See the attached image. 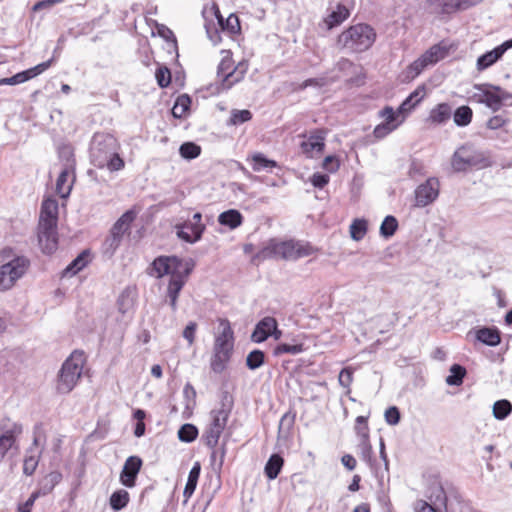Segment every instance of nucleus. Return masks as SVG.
Listing matches in <instances>:
<instances>
[{
	"instance_id": "nucleus-1",
	"label": "nucleus",
	"mask_w": 512,
	"mask_h": 512,
	"mask_svg": "<svg viewBox=\"0 0 512 512\" xmlns=\"http://www.w3.org/2000/svg\"><path fill=\"white\" fill-rule=\"evenodd\" d=\"M120 143L111 134H94L89 149L91 163L99 169H107L109 172L120 171L125 162L120 157Z\"/></svg>"
},
{
	"instance_id": "nucleus-2",
	"label": "nucleus",
	"mask_w": 512,
	"mask_h": 512,
	"mask_svg": "<svg viewBox=\"0 0 512 512\" xmlns=\"http://www.w3.org/2000/svg\"><path fill=\"white\" fill-rule=\"evenodd\" d=\"M315 252L309 243L295 240L270 239L263 248L257 252L255 259L263 261L266 259H283L295 261L312 255Z\"/></svg>"
},
{
	"instance_id": "nucleus-3",
	"label": "nucleus",
	"mask_w": 512,
	"mask_h": 512,
	"mask_svg": "<svg viewBox=\"0 0 512 512\" xmlns=\"http://www.w3.org/2000/svg\"><path fill=\"white\" fill-rule=\"evenodd\" d=\"M234 349V332L228 320L220 319L218 333L213 345L211 369L215 373H222L230 361Z\"/></svg>"
},
{
	"instance_id": "nucleus-4",
	"label": "nucleus",
	"mask_w": 512,
	"mask_h": 512,
	"mask_svg": "<svg viewBox=\"0 0 512 512\" xmlns=\"http://www.w3.org/2000/svg\"><path fill=\"white\" fill-rule=\"evenodd\" d=\"M4 263L0 266V291L11 289L27 272L30 261L23 255H17L11 248H5L1 254Z\"/></svg>"
},
{
	"instance_id": "nucleus-5",
	"label": "nucleus",
	"mask_w": 512,
	"mask_h": 512,
	"mask_svg": "<svg viewBox=\"0 0 512 512\" xmlns=\"http://www.w3.org/2000/svg\"><path fill=\"white\" fill-rule=\"evenodd\" d=\"M85 358L82 352H73L62 364L58 372L55 389L59 394L70 393L79 382Z\"/></svg>"
},
{
	"instance_id": "nucleus-6",
	"label": "nucleus",
	"mask_w": 512,
	"mask_h": 512,
	"mask_svg": "<svg viewBox=\"0 0 512 512\" xmlns=\"http://www.w3.org/2000/svg\"><path fill=\"white\" fill-rule=\"evenodd\" d=\"M376 33L366 24H357L343 31L337 44L350 52H362L369 49L375 42Z\"/></svg>"
},
{
	"instance_id": "nucleus-7",
	"label": "nucleus",
	"mask_w": 512,
	"mask_h": 512,
	"mask_svg": "<svg viewBox=\"0 0 512 512\" xmlns=\"http://www.w3.org/2000/svg\"><path fill=\"white\" fill-rule=\"evenodd\" d=\"M221 61L217 68V78L222 90H229L233 85L243 80L248 70V63L240 61L234 66L232 53L229 50L221 51Z\"/></svg>"
},
{
	"instance_id": "nucleus-8",
	"label": "nucleus",
	"mask_w": 512,
	"mask_h": 512,
	"mask_svg": "<svg viewBox=\"0 0 512 512\" xmlns=\"http://www.w3.org/2000/svg\"><path fill=\"white\" fill-rule=\"evenodd\" d=\"M489 165V157L471 145L459 147L451 158V166L455 172H464L474 168L482 169Z\"/></svg>"
},
{
	"instance_id": "nucleus-9",
	"label": "nucleus",
	"mask_w": 512,
	"mask_h": 512,
	"mask_svg": "<svg viewBox=\"0 0 512 512\" xmlns=\"http://www.w3.org/2000/svg\"><path fill=\"white\" fill-rule=\"evenodd\" d=\"M192 269L191 261H183L176 256H160L152 263L151 275L157 278L170 275L171 278L181 273L190 274Z\"/></svg>"
},
{
	"instance_id": "nucleus-10",
	"label": "nucleus",
	"mask_w": 512,
	"mask_h": 512,
	"mask_svg": "<svg viewBox=\"0 0 512 512\" xmlns=\"http://www.w3.org/2000/svg\"><path fill=\"white\" fill-rule=\"evenodd\" d=\"M228 417L229 412L224 408L211 411L210 423L203 434V439L208 447L212 449L216 447L219 438L227 425Z\"/></svg>"
},
{
	"instance_id": "nucleus-11",
	"label": "nucleus",
	"mask_w": 512,
	"mask_h": 512,
	"mask_svg": "<svg viewBox=\"0 0 512 512\" xmlns=\"http://www.w3.org/2000/svg\"><path fill=\"white\" fill-rule=\"evenodd\" d=\"M448 50L440 44L433 45L407 68V77L416 78L426 67L436 64L443 59Z\"/></svg>"
},
{
	"instance_id": "nucleus-12",
	"label": "nucleus",
	"mask_w": 512,
	"mask_h": 512,
	"mask_svg": "<svg viewBox=\"0 0 512 512\" xmlns=\"http://www.w3.org/2000/svg\"><path fill=\"white\" fill-rule=\"evenodd\" d=\"M202 214L197 212L191 220L175 225L177 236L187 242L195 243L199 241L205 230V225L201 223Z\"/></svg>"
},
{
	"instance_id": "nucleus-13",
	"label": "nucleus",
	"mask_w": 512,
	"mask_h": 512,
	"mask_svg": "<svg viewBox=\"0 0 512 512\" xmlns=\"http://www.w3.org/2000/svg\"><path fill=\"white\" fill-rule=\"evenodd\" d=\"M379 115L384 119V122L375 127L374 135L376 138L387 136L403 123L407 117L403 112H400V108L394 111L393 108L389 106L382 109Z\"/></svg>"
},
{
	"instance_id": "nucleus-14",
	"label": "nucleus",
	"mask_w": 512,
	"mask_h": 512,
	"mask_svg": "<svg viewBox=\"0 0 512 512\" xmlns=\"http://www.w3.org/2000/svg\"><path fill=\"white\" fill-rule=\"evenodd\" d=\"M440 183L437 178H429L415 190V206L425 207L434 202L439 195Z\"/></svg>"
},
{
	"instance_id": "nucleus-15",
	"label": "nucleus",
	"mask_w": 512,
	"mask_h": 512,
	"mask_svg": "<svg viewBox=\"0 0 512 512\" xmlns=\"http://www.w3.org/2000/svg\"><path fill=\"white\" fill-rule=\"evenodd\" d=\"M512 48V38L504 41L502 44L498 45L494 49L487 51L483 55L479 56L476 61V69L478 72H482L491 66H493L497 61H499L505 52Z\"/></svg>"
},
{
	"instance_id": "nucleus-16",
	"label": "nucleus",
	"mask_w": 512,
	"mask_h": 512,
	"mask_svg": "<svg viewBox=\"0 0 512 512\" xmlns=\"http://www.w3.org/2000/svg\"><path fill=\"white\" fill-rule=\"evenodd\" d=\"M74 180V160L69 158L56 181V192L61 198H67L70 195Z\"/></svg>"
},
{
	"instance_id": "nucleus-17",
	"label": "nucleus",
	"mask_w": 512,
	"mask_h": 512,
	"mask_svg": "<svg viewBox=\"0 0 512 512\" xmlns=\"http://www.w3.org/2000/svg\"><path fill=\"white\" fill-rule=\"evenodd\" d=\"M325 146V132L316 130L300 143V148L303 154L309 158L319 156Z\"/></svg>"
},
{
	"instance_id": "nucleus-18",
	"label": "nucleus",
	"mask_w": 512,
	"mask_h": 512,
	"mask_svg": "<svg viewBox=\"0 0 512 512\" xmlns=\"http://www.w3.org/2000/svg\"><path fill=\"white\" fill-rule=\"evenodd\" d=\"M53 61L54 58L42 62L30 69L19 72L12 77L2 78L0 79V85H17L24 83L46 71L52 65Z\"/></svg>"
},
{
	"instance_id": "nucleus-19",
	"label": "nucleus",
	"mask_w": 512,
	"mask_h": 512,
	"mask_svg": "<svg viewBox=\"0 0 512 512\" xmlns=\"http://www.w3.org/2000/svg\"><path fill=\"white\" fill-rule=\"evenodd\" d=\"M38 241L45 254H52L57 249V225H38Z\"/></svg>"
},
{
	"instance_id": "nucleus-20",
	"label": "nucleus",
	"mask_w": 512,
	"mask_h": 512,
	"mask_svg": "<svg viewBox=\"0 0 512 512\" xmlns=\"http://www.w3.org/2000/svg\"><path fill=\"white\" fill-rule=\"evenodd\" d=\"M141 467L142 460L138 456L128 457L120 473V482L128 488L134 487Z\"/></svg>"
},
{
	"instance_id": "nucleus-21",
	"label": "nucleus",
	"mask_w": 512,
	"mask_h": 512,
	"mask_svg": "<svg viewBox=\"0 0 512 512\" xmlns=\"http://www.w3.org/2000/svg\"><path fill=\"white\" fill-rule=\"evenodd\" d=\"M512 99V94L499 86L489 84L483 104L492 111H498L504 102Z\"/></svg>"
},
{
	"instance_id": "nucleus-22",
	"label": "nucleus",
	"mask_w": 512,
	"mask_h": 512,
	"mask_svg": "<svg viewBox=\"0 0 512 512\" xmlns=\"http://www.w3.org/2000/svg\"><path fill=\"white\" fill-rule=\"evenodd\" d=\"M23 428L19 423H12L4 429L0 435V460L16 443V438L22 433Z\"/></svg>"
},
{
	"instance_id": "nucleus-23",
	"label": "nucleus",
	"mask_w": 512,
	"mask_h": 512,
	"mask_svg": "<svg viewBox=\"0 0 512 512\" xmlns=\"http://www.w3.org/2000/svg\"><path fill=\"white\" fill-rule=\"evenodd\" d=\"M472 0H430L429 5L433 12L450 14L459 9H467L472 6Z\"/></svg>"
},
{
	"instance_id": "nucleus-24",
	"label": "nucleus",
	"mask_w": 512,
	"mask_h": 512,
	"mask_svg": "<svg viewBox=\"0 0 512 512\" xmlns=\"http://www.w3.org/2000/svg\"><path fill=\"white\" fill-rule=\"evenodd\" d=\"M58 209V202L55 198H45L41 205L38 225H48V227H51V225H57Z\"/></svg>"
},
{
	"instance_id": "nucleus-25",
	"label": "nucleus",
	"mask_w": 512,
	"mask_h": 512,
	"mask_svg": "<svg viewBox=\"0 0 512 512\" xmlns=\"http://www.w3.org/2000/svg\"><path fill=\"white\" fill-rule=\"evenodd\" d=\"M350 15L349 9L344 4H338L331 12L322 20L320 27L325 30H331L344 22Z\"/></svg>"
},
{
	"instance_id": "nucleus-26",
	"label": "nucleus",
	"mask_w": 512,
	"mask_h": 512,
	"mask_svg": "<svg viewBox=\"0 0 512 512\" xmlns=\"http://www.w3.org/2000/svg\"><path fill=\"white\" fill-rule=\"evenodd\" d=\"M277 321L273 317H265L262 320H260L252 335L251 340L255 343H261L265 341L270 334L273 333L274 330H276L277 327Z\"/></svg>"
},
{
	"instance_id": "nucleus-27",
	"label": "nucleus",
	"mask_w": 512,
	"mask_h": 512,
	"mask_svg": "<svg viewBox=\"0 0 512 512\" xmlns=\"http://www.w3.org/2000/svg\"><path fill=\"white\" fill-rule=\"evenodd\" d=\"M188 275L189 274L181 273L170 278L167 288V294L168 297L170 298V306L173 311L177 309V299L180 291L182 290L186 282V278Z\"/></svg>"
},
{
	"instance_id": "nucleus-28",
	"label": "nucleus",
	"mask_w": 512,
	"mask_h": 512,
	"mask_svg": "<svg viewBox=\"0 0 512 512\" xmlns=\"http://www.w3.org/2000/svg\"><path fill=\"white\" fill-rule=\"evenodd\" d=\"M452 115V110L449 104L440 103L430 110L427 122L434 125H441L446 123Z\"/></svg>"
},
{
	"instance_id": "nucleus-29",
	"label": "nucleus",
	"mask_w": 512,
	"mask_h": 512,
	"mask_svg": "<svg viewBox=\"0 0 512 512\" xmlns=\"http://www.w3.org/2000/svg\"><path fill=\"white\" fill-rule=\"evenodd\" d=\"M219 224L229 227L230 229H236L243 223L242 214L236 209H229L219 214Z\"/></svg>"
},
{
	"instance_id": "nucleus-30",
	"label": "nucleus",
	"mask_w": 512,
	"mask_h": 512,
	"mask_svg": "<svg viewBox=\"0 0 512 512\" xmlns=\"http://www.w3.org/2000/svg\"><path fill=\"white\" fill-rule=\"evenodd\" d=\"M135 213L132 210L125 212L113 225L111 232L112 235H115L122 239L124 233L129 229L131 223L135 219Z\"/></svg>"
},
{
	"instance_id": "nucleus-31",
	"label": "nucleus",
	"mask_w": 512,
	"mask_h": 512,
	"mask_svg": "<svg viewBox=\"0 0 512 512\" xmlns=\"http://www.w3.org/2000/svg\"><path fill=\"white\" fill-rule=\"evenodd\" d=\"M248 161L251 162L252 169L255 172H260L263 170H271L275 167H277V162L271 159H268L265 157L264 154L260 152L253 153L249 158Z\"/></svg>"
},
{
	"instance_id": "nucleus-32",
	"label": "nucleus",
	"mask_w": 512,
	"mask_h": 512,
	"mask_svg": "<svg viewBox=\"0 0 512 512\" xmlns=\"http://www.w3.org/2000/svg\"><path fill=\"white\" fill-rule=\"evenodd\" d=\"M424 96L425 88L418 87L399 106L400 112H403L407 116L413 110V108L424 98Z\"/></svg>"
},
{
	"instance_id": "nucleus-33",
	"label": "nucleus",
	"mask_w": 512,
	"mask_h": 512,
	"mask_svg": "<svg viewBox=\"0 0 512 512\" xmlns=\"http://www.w3.org/2000/svg\"><path fill=\"white\" fill-rule=\"evenodd\" d=\"M62 475L60 472L53 471L46 475L40 482V488L36 491L40 496L49 494L54 487L61 481Z\"/></svg>"
},
{
	"instance_id": "nucleus-34",
	"label": "nucleus",
	"mask_w": 512,
	"mask_h": 512,
	"mask_svg": "<svg viewBox=\"0 0 512 512\" xmlns=\"http://www.w3.org/2000/svg\"><path fill=\"white\" fill-rule=\"evenodd\" d=\"M472 117L473 111L469 106L466 105L458 107L453 114L454 123L459 127H465L469 125L472 121Z\"/></svg>"
},
{
	"instance_id": "nucleus-35",
	"label": "nucleus",
	"mask_w": 512,
	"mask_h": 512,
	"mask_svg": "<svg viewBox=\"0 0 512 512\" xmlns=\"http://www.w3.org/2000/svg\"><path fill=\"white\" fill-rule=\"evenodd\" d=\"M283 463V458L280 455L273 454L265 465L266 476L271 480L275 479L280 473Z\"/></svg>"
},
{
	"instance_id": "nucleus-36",
	"label": "nucleus",
	"mask_w": 512,
	"mask_h": 512,
	"mask_svg": "<svg viewBox=\"0 0 512 512\" xmlns=\"http://www.w3.org/2000/svg\"><path fill=\"white\" fill-rule=\"evenodd\" d=\"M40 455H41V452L36 451L33 448H30L28 450V454L25 456L24 463H23L24 474L30 476L35 472V470L38 466Z\"/></svg>"
},
{
	"instance_id": "nucleus-37",
	"label": "nucleus",
	"mask_w": 512,
	"mask_h": 512,
	"mask_svg": "<svg viewBox=\"0 0 512 512\" xmlns=\"http://www.w3.org/2000/svg\"><path fill=\"white\" fill-rule=\"evenodd\" d=\"M477 339L489 346H496L500 343V335L497 330L482 328L477 332Z\"/></svg>"
},
{
	"instance_id": "nucleus-38",
	"label": "nucleus",
	"mask_w": 512,
	"mask_h": 512,
	"mask_svg": "<svg viewBox=\"0 0 512 512\" xmlns=\"http://www.w3.org/2000/svg\"><path fill=\"white\" fill-rule=\"evenodd\" d=\"M129 502V493L120 489L115 491L110 497V506L114 511H119L127 506Z\"/></svg>"
},
{
	"instance_id": "nucleus-39",
	"label": "nucleus",
	"mask_w": 512,
	"mask_h": 512,
	"mask_svg": "<svg viewBox=\"0 0 512 512\" xmlns=\"http://www.w3.org/2000/svg\"><path fill=\"white\" fill-rule=\"evenodd\" d=\"M466 375V369L461 365L454 364L450 368V375L446 378V383L450 386H459L463 383Z\"/></svg>"
},
{
	"instance_id": "nucleus-40",
	"label": "nucleus",
	"mask_w": 512,
	"mask_h": 512,
	"mask_svg": "<svg viewBox=\"0 0 512 512\" xmlns=\"http://www.w3.org/2000/svg\"><path fill=\"white\" fill-rule=\"evenodd\" d=\"M512 412V404L508 400H498L493 405V416L497 420L506 419Z\"/></svg>"
},
{
	"instance_id": "nucleus-41",
	"label": "nucleus",
	"mask_w": 512,
	"mask_h": 512,
	"mask_svg": "<svg viewBox=\"0 0 512 512\" xmlns=\"http://www.w3.org/2000/svg\"><path fill=\"white\" fill-rule=\"evenodd\" d=\"M200 475V465L199 463H195L192 469L189 472L188 480L184 489V496L190 497L197 486L198 478Z\"/></svg>"
},
{
	"instance_id": "nucleus-42",
	"label": "nucleus",
	"mask_w": 512,
	"mask_h": 512,
	"mask_svg": "<svg viewBox=\"0 0 512 512\" xmlns=\"http://www.w3.org/2000/svg\"><path fill=\"white\" fill-rule=\"evenodd\" d=\"M367 233V221L355 219L350 225V236L355 241L362 240Z\"/></svg>"
},
{
	"instance_id": "nucleus-43",
	"label": "nucleus",
	"mask_w": 512,
	"mask_h": 512,
	"mask_svg": "<svg viewBox=\"0 0 512 512\" xmlns=\"http://www.w3.org/2000/svg\"><path fill=\"white\" fill-rule=\"evenodd\" d=\"M87 265V255L85 253L80 254L75 258L64 270V276H73L81 271Z\"/></svg>"
},
{
	"instance_id": "nucleus-44",
	"label": "nucleus",
	"mask_w": 512,
	"mask_h": 512,
	"mask_svg": "<svg viewBox=\"0 0 512 512\" xmlns=\"http://www.w3.org/2000/svg\"><path fill=\"white\" fill-rule=\"evenodd\" d=\"M182 158L192 160L197 158L201 153V147L193 142H185L179 148Z\"/></svg>"
},
{
	"instance_id": "nucleus-45",
	"label": "nucleus",
	"mask_w": 512,
	"mask_h": 512,
	"mask_svg": "<svg viewBox=\"0 0 512 512\" xmlns=\"http://www.w3.org/2000/svg\"><path fill=\"white\" fill-rule=\"evenodd\" d=\"M265 354L263 351L255 349L246 357V365L250 370H256L264 364Z\"/></svg>"
},
{
	"instance_id": "nucleus-46",
	"label": "nucleus",
	"mask_w": 512,
	"mask_h": 512,
	"mask_svg": "<svg viewBox=\"0 0 512 512\" xmlns=\"http://www.w3.org/2000/svg\"><path fill=\"white\" fill-rule=\"evenodd\" d=\"M398 222L394 216H386L380 226V234L385 237H391L397 230Z\"/></svg>"
},
{
	"instance_id": "nucleus-47",
	"label": "nucleus",
	"mask_w": 512,
	"mask_h": 512,
	"mask_svg": "<svg viewBox=\"0 0 512 512\" xmlns=\"http://www.w3.org/2000/svg\"><path fill=\"white\" fill-rule=\"evenodd\" d=\"M198 430L193 424H184L178 431V437L183 442H192L196 439Z\"/></svg>"
},
{
	"instance_id": "nucleus-48",
	"label": "nucleus",
	"mask_w": 512,
	"mask_h": 512,
	"mask_svg": "<svg viewBox=\"0 0 512 512\" xmlns=\"http://www.w3.org/2000/svg\"><path fill=\"white\" fill-rule=\"evenodd\" d=\"M303 344H279L274 348V355L279 356L282 354H291V355H297L301 352H303Z\"/></svg>"
},
{
	"instance_id": "nucleus-49",
	"label": "nucleus",
	"mask_w": 512,
	"mask_h": 512,
	"mask_svg": "<svg viewBox=\"0 0 512 512\" xmlns=\"http://www.w3.org/2000/svg\"><path fill=\"white\" fill-rule=\"evenodd\" d=\"M219 22L223 29L227 30L231 34H237L241 30L239 18L235 14H230L225 23L222 18H219Z\"/></svg>"
},
{
	"instance_id": "nucleus-50",
	"label": "nucleus",
	"mask_w": 512,
	"mask_h": 512,
	"mask_svg": "<svg viewBox=\"0 0 512 512\" xmlns=\"http://www.w3.org/2000/svg\"><path fill=\"white\" fill-rule=\"evenodd\" d=\"M252 118V114L249 110H233L231 112L230 123L233 125H240Z\"/></svg>"
},
{
	"instance_id": "nucleus-51",
	"label": "nucleus",
	"mask_w": 512,
	"mask_h": 512,
	"mask_svg": "<svg viewBox=\"0 0 512 512\" xmlns=\"http://www.w3.org/2000/svg\"><path fill=\"white\" fill-rule=\"evenodd\" d=\"M473 89H474V92L471 95V99L476 103L483 104L487 89H489V84L488 83L475 84L473 86Z\"/></svg>"
},
{
	"instance_id": "nucleus-52",
	"label": "nucleus",
	"mask_w": 512,
	"mask_h": 512,
	"mask_svg": "<svg viewBox=\"0 0 512 512\" xmlns=\"http://www.w3.org/2000/svg\"><path fill=\"white\" fill-rule=\"evenodd\" d=\"M118 309L121 313L129 312L133 307V299L128 292H122L117 301Z\"/></svg>"
},
{
	"instance_id": "nucleus-53",
	"label": "nucleus",
	"mask_w": 512,
	"mask_h": 512,
	"mask_svg": "<svg viewBox=\"0 0 512 512\" xmlns=\"http://www.w3.org/2000/svg\"><path fill=\"white\" fill-rule=\"evenodd\" d=\"M156 80L160 87H167L171 82V74L170 71L164 68H158L155 73Z\"/></svg>"
},
{
	"instance_id": "nucleus-54",
	"label": "nucleus",
	"mask_w": 512,
	"mask_h": 512,
	"mask_svg": "<svg viewBox=\"0 0 512 512\" xmlns=\"http://www.w3.org/2000/svg\"><path fill=\"white\" fill-rule=\"evenodd\" d=\"M294 424V416L289 415L288 413L284 414L279 423V433L280 434H288L290 429Z\"/></svg>"
},
{
	"instance_id": "nucleus-55",
	"label": "nucleus",
	"mask_w": 512,
	"mask_h": 512,
	"mask_svg": "<svg viewBox=\"0 0 512 512\" xmlns=\"http://www.w3.org/2000/svg\"><path fill=\"white\" fill-rule=\"evenodd\" d=\"M338 381L342 387L349 389L353 381V371L350 368L342 369L339 374Z\"/></svg>"
},
{
	"instance_id": "nucleus-56",
	"label": "nucleus",
	"mask_w": 512,
	"mask_h": 512,
	"mask_svg": "<svg viewBox=\"0 0 512 512\" xmlns=\"http://www.w3.org/2000/svg\"><path fill=\"white\" fill-rule=\"evenodd\" d=\"M385 421L389 424V425H396L399 423L400 421V413H399V410L397 407L395 406H392V407H389L386 411H385Z\"/></svg>"
},
{
	"instance_id": "nucleus-57",
	"label": "nucleus",
	"mask_w": 512,
	"mask_h": 512,
	"mask_svg": "<svg viewBox=\"0 0 512 512\" xmlns=\"http://www.w3.org/2000/svg\"><path fill=\"white\" fill-rule=\"evenodd\" d=\"M120 242H121V238H119L115 235H112V233H110V236L106 239V241L104 243L105 252L113 254L114 251L120 245Z\"/></svg>"
},
{
	"instance_id": "nucleus-58",
	"label": "nucleus",
	"mask_w": 512,
	"mask_h": 512,
	"mask_svg": "<svg viewBox=\"0 0 512 512\" xmlns=\"http://www.w3.org/2000/svg\"><path fill=\"white\" fill-rule=\"evenodd\" d=\"M197 329V324L195 322H190L183 331V337L187 340L188 344L191 346L195 341V333Z\"/></svg>"
},
{
	"instance_id": "nucleus-59",
	"label": "nucleus",
	"mask_w": 512,
	"mask_h": 512,
	"mask_svg": "<svg viewBox=\"0 0 512 512\" xmlns=\"http://www.w3.org/2000/svg\"><path fill=\"white\" fill-rule=\"evenodd\" d=\"M329 182V176L321 173H314L311 177V183L316 188H323Z\"/></svg>"
},
{
	"instance_id": "nucleus-60",
	"label": "nucleus",
	"mask_w": 512,
	"mask_h": 512,
	"mask_svg": "<svg viewBox=\"0 0 512 512\" xmlns=\"http://www.w3.org/2000/svg\"><path fill=\"white\" fill-rule=\"evenodd\" d=\"M40 497L39 493L33 492L25 503L19 506L18 512H31L35 501Z\"/></svg>"
},
{
	"instance_id": "nucleus-61",
	"label": "nucleus",
	"mask_w": 512,
	"mask_h": 512,
	"mask_svg": "<svg viewBox=\"0 0 512 512\" xmlns=\"http://www.w3.org/2000/svg\"><path fill=\"white\" fill-rule=\"evenodd\" d=\"M158 33L166 41L172 42L174 46L176 45V37H175L174 33L172 32V30H170L169 28H167L164 25H161L160 27H158Z\"/></svg>"
},
{
	"instance_id": "nucleus-62",
	"label": "nucleus",
	"mask_w": 512,
	"mask_h": 512,
	"mask_svg": "<svg viewBox=\"0 0 512 512\" xmlns=\"http://www.w3.org/2000/svg\"><path fill=\"white\" fill-rule=\"evenodd\" d=\"M323 168L329 172H335L339 168V162L334 156H327L323 161Z\"/></svg>"
},
{
	"instance_id": "nucleus-63",
	"label": "nucleus",
	"mask_w": 512,
	"mask_h": 512,
	"mask_svg": "<svg viewBox=\"0 0 512 512\" xmlns=\"http://www.w3.org/2000/svg\"><path fill=\"white\" fill-rule=\"evenodd\" d=\"M64 1L65 0H42V1L37 2L33 6V10L38 11L41 9L51 8L53 5L62 3Z\"/></svg>"
},
{
	"instance_id": "nucleus-64",
	"label": "nucleus",
	"mask_w": 512,
	"mask_h": 512,
	"mask_svg": "<svg viewBox=\"0 0 512 512\" xmlns=\"http://www.w3.org/2000/svg\"><path fill=\"white\" fill-rule=\"evenodd\" d=\"M415 510L416 512H437L436 508H434L432 505L428 504L423 500H419L416 502Z\"/></svg>"
}]
</instances>
